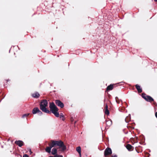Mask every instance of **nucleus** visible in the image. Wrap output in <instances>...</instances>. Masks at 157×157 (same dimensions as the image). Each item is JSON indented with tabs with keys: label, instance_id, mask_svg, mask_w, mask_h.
<instances>
[{
	"label": "nucleus",
	"instance_id": "1",
	"mask_svg": "<svg viewBox=\"0 0 157 157\" xmlns=\"http://www.w3.org/2000/svg\"><path fill=\"white\" fill-rule=\"evenodd\" d=\"M51 144L52 147L56 146H58V148L61 149L60 151H63L66 149V146L64 145L63 142L60 140L59 141L52 140Z\"/></svg>",
	"mask_w": 157,
	"mask_h": 157
},
{
	"label": "nucleus",
	"instance_id": "2",
	"mask_svg": "<svg viewBox=\"0 0 157 157\" xmlns=\"http://www.w3.org/2000/svg\"><path fill=\"white\" fill-rule=\"evenodd\" d=\"M48 103L46 100H42L40 104V109L43 112L47 113H50V111L48 110L46 108L48 105Z\"/></svg>",
	"mask_w": 157,
	"mask_h": 157
},
{
	"label": "nucleus",
	"instance_id": "3",
	"mask_svg": "<svg viewBox=\"0 0 157 157\" xmlns=\"http://www.w3.org/2000/svg\"><path fill=\"white\" fill-rule=\"evenodd\" d=\"M49 108L51 111L56 117L59 116V114L58 112V109L55 105L54 102H52L50 104Z\"/></svg>",
	"mask_w": 157,
	"mask_h": 157
},
{
	"label": "nucleus",
	"instance_id": "4",
	"mask_svg": "<svg viewBox=\"0 0 157 157\" xmlns=\"http://www.w3.org/2000/svg\"><path fill=\"white\" fill-rule=\"evenodd\" d=\"M142 97L147 101L151 102L154 101L152 97L150 96L147 95L144 93L142 94Z\"/></svg>",
	"mask_w": 157,
	"mask_h": 157
},
{
	"label": "nucleus",
	"instance_id": "5",
	"mask_svg": "<svg viewBox=\"0 0 157 157\" xmlns=\"http://www.w3.org/2000/svg\"><path fill=\"white\" fill-rule=\"evenodd\" d=\"M112 153V151L110 148H107L104 151V155L106 156L108 155H111Z\"/></svg>",
	"mask_w": 157,
	"mask_h": 157
},
{
	"label": "nucleus",
	"instance_id": "6",
	"mask_svg": "<svg viewBox=\"0 0 157 157\" xmlns=\"http://www.w3.org/2000/svg\"><path fill=\"white\" fill-rule=\"evenodd\" d=\"M55 103L58 106L60 107L61 108H63L64 106L63 104L59 100H56Z\"/></svg>",
	"mask_w": 157,
	"mask_h": 157
},
{
	"label": "nucleus",
	"instance_id": "7",
	"mask_svg": "<svg viewBox=\"0 0 157 157\" xmlns=\"http://www.w3.org/2000/svg\"><path fill=\"white\" fill-rule=\"evenodd\" d=\"M23 142L21 140L16 141L15 143L20 147H21L23 145Z\"/></svg>",
	"mask_w": 157,
	"mask_h": 157
},
{
	"label": "nucleus",
	"instance_id": "8",
	"mask_svg": "<svg viewBox=\"0 0 157 157\" xmlns=\"http://www.w3.org/2000/svg\"><path fill=\"white\" fill-rule=\"evenodd\" d=\"M135 86L138 93H140L142 92V90L140 86L136 84L135 85Z\"/></svg>",
	"mask_w": 157,
	"mask_h": 157
},
{
	"label": "nucleus",
	"instance_id": "9",
	"mask_svg": "<svg viewBox=\"0 0 157 157\" xmlns=\"http://www.w3.org/2000/svg\"><path fill=\"white\" fill-rule=\"evenodd\" d=\"M52 147L51 144H50L49 147H47L45 149L46 151L48 153H50L51 149Z\"/></svg>",
	"mask_w": 157,
	"mask_h": 157
},
{
	"label": "nucleus",
	"instance_id": "10",
	"mask_svg": "<svg viewBox=\"0 0 157 157\" xmlns=\"http://www.w3.org/2000/svg\"><path fill=\"white\" fill-rule=\"evenodd\" d=\"M32 95L33 97V98H37L39 97L40 96V94L36 92L34 94H33Z\"/></svg>",
	"mask_w": 157,
	"mask_h": 157
},
{
	"label": "nucleus",
	"instance_id": "11",
	"mask_svg": "<svg viewBox=\"0 0 157 157\" xmlns=\"http://www.w3.org/2000/svg\"><path fill=\"white\" fill-rule=\"evenodd\" d=\"M39 109L37 107H35L34 108L32 111V113L33 114H35L37 113L39 111Z\"/></svg>",
	"mask_w": 157,
	"mask_h": 157
},
{
	"label": "nucleus",
	"instance_id": "12",
	"mask_svg": "<svg viewBox=\"0 0 157 157\" xmlns=\"http://www.w3.org/2000/svg\"><path fill=\"white\" fill-rule=\"evenodd\" d=\"M106 124L108 127L110 126L112 124V121L111 120H108L106 121Z\"/></svg>",
	"mask_w": 157,
	"mask_h": 157
},
{
	"label": "nucleus",
	"instance_id": "13",
	"mask_svg": "<svg viewBox=\"0 0 157 157\" xmlns=\"http://www.w3.org/2000/svg\"><path fill=\"white\" fill-rule=\"evenodd\" d=\"M113 84H110L107 86V87L106 90H110L113 89Z\"/></svg>",
	"mask_w": 157,
	"mask_h": 157
},
{
	"label": "nucleus",
	"instance_id": "14",
	"mask_svg": "<svg viewBox=\"0 0 157 157\" xmlns=\"http://www.w3.org/2000/svg\"><path fill=\"white\" fill-rule=\"evenodd\" d=\"M126 147L129 151H131L133 147L129 144H128L126 146Z\"/></svg>",
	"mask_w": 157,
	"mask_h": 157
},
{
	"label": "nucleus",
	"instance_id": "15",
	"mask_svg": "<svg viewBox=\"0 0 157 157\" xmlns=\"http://www.w3.org/2000/svg\"><path fill=\"white\" fill-rule=\"evenodd\" d=\"M57 153V150L56 148H53L52 149V154L53 155H56Z\"/></svg>",
	"mask_w": 157,
	"mask_h": 157
},
{
	"label": "nucleus",
	"instance_id": "16",
	"mask_svg": "<svg viewBox=\"0 0 157 157\" xmlns=\"http://www.w3.org/2000/svg\"><path fill=\"white\" fill-rule=\"evenodd\" d=\"M76 151L78 152V153H81V148L80 146H78L76 148Z\"/></svg>",
	"mask_w": 157,
	"mask_h": 157
},
{
	"label": "nucleus",
	"instance_id": "17",
	"mask_svg": "<svg viewBox=\"0 0 157 157\" xmlns=\"http://www.w3.org/2000/svg\"><path fill=\"white\" fill-rule=\"evenodd\" d=\"M129 115L128 116H127L125 119V120L127 123L130 120V117Z\"/></svg>",
	"mask_w": 157,
	"mask_h": 157
},
{
	"label": "nucleus",
	"instance_id": "18",
	"mask_svg": "<svg viewBox=\"0 0 157 157\" xmlns=\"http://www.w3.org/2000/svg\"><path fill=\"white\" fill-rule=\"evenodd\" d=\"M60 118L62 119V120L64 121V115L62 113H60Z\"/></svg>",
	"mask_w": 157,
	"mask_h": 157
},
{
	"label": "nucleus",
	"instance_id": "19",
	"mask_svg": "<svg viewBox=\"0 0 157 157\" xmlns=\"http://www.w3.org/2000/svg\"><path fill=\"white\" fill-rule=\"evenodd\" d=\"M105 113L107 115H109V112L108 109H107V110H105Z\"/></svg>",
	"mask_w": 157,
	"mask_h": 157
},
{
	"label": "nucleus",
	"instance_id": "20",
	"mask_svg": "<svg viewBox=\"0 0 157 157\" xmlns=\"http://www.w3.org/2000/svg\"><path fill=\"white\" fill-rule=\"evenodd\" d=\"M37 113H38L39 115H41L42 114V113L41 111H40V110H39V111H38Z\"/></svg>",
	"mask_w": 157,
	"mask_h": 157
},
{
	"label": "nucleus",
	"instance_id": "21",
	"mask_svg": "<svg viewBox=\"0 0 157 157\" xmlns=\"http://www.w3.org/2000/svg\"><path fill=\"white\" fill-rule=\"evenodd\" d=\"M55 157H63V156L61 155H58L56 154V155H55Z\"/></svg>",
	"mask_w": 157,
	"mask_h": 157
},
{
	"label": "nucleus",
	"instance_id": "22",
	"mask_svg": "<svg viewBox=\"0 0 157 157\" xmlns=\"http://www.w3.org/2000/svg\"><path fill=\"white\" fill-rule=\"evenodd\" d=\"M118 98L117 97H116L115 98V99H116V102L117 103H119V102H118V101H117V99H118Z\"/></svg>",
	"mask_w": 157,
	"mask_h": 157
},
{
	"label": "nucleus",
	"instance_id": "23",
	"mask_svg": "<svg viewBox=\"0 0 157 157\" xmlns=\"http://www.w3.org/2000/svg\"><path fill=\"white\" fill-rule=\"evenodd\" d=\"M26 117H27V115H26V114H25L23 115V116H22V117L23 118H24Z\"/></svg>",
	"mask_w": 157,
	"mask_h": 157
},
{
	"label": "nucleus",
	"instance_id": "24",
	"mask_svg": "<svg viewBox=\"0 0 157 157\" xmlns=\"http://www.w3.org/2000/svg\"><path fill=\"white\" fill-rule=\"evenodd\" d=\"M74 118H73L72 117H71V122H72L74 121Z\"/></svg>",
	"mask_w": 157,
	"mask_h": 157
},
{
	"label": "nucleus",
	"instance_id": "25",
	"mask_svg": "<svg viewBox=\"0 0 157 157\" xmlns=\"http://www.w3.org/2000/svg\"><path fill=\"white\" fill-rule=\"evenodd\" d=\"M23 157H29V156L25 154L23 155Z\"/></svg>",
	"mask_w": 157,
	"mask_h": 157
},
{
	"label": "nucleus",
	"instance_id": "26",
	"mask_svg": "<svg viewBox=\"0 0 157 157\" xmlns=\"http://www.w3.org/2000/svg\"><path fill=\"white\" fill-rule=\"evenodd\" d=\"M112 157H117V156L116 155H113L112 156Z\"/></svg>",
	"mask_w": 157,
	"mask_h": 157
},
{
	"label": "nucleus",
	"instance_id": "27",
	"mask_svg": "<svg viewBox=\"0 0 157 157\" xmlns=\"http://www.w3.org/2000/svg\"><path fill=\"white\" fill-rule=\"evenodd\" d=\"M108 106L107 104H106L105 106V110H107V109H108Z\"/></svg>",
	"mask_w": 157,
	"mask_h": 157
},
{
	"label": "nucleus",
	"instance_id": "28",
	"mask_svg": "<svg viewBox=\"0 0 157 157\" xmlns=\"http://www.w3.org/2000/svg\"><path fill=\"white\" fill-rule=\"evenodd\" d=\"M155 116L157 118V112L155 113Z\"/></svg>",
	"mask_w": 157,
	"mask_h": 157
},
{
	"label": "nucleus",
	"instance_id": "29",
	"mask_svg": "<svg viewBox=\"0 0 157 157\" xmlns=\"http://www.w3.org/2000/svg\"><path fill=\"white\" fill-rule=\"evenodd\" d=\"M29 152H30V153L31 154L32 153V152L31 150V149H30L29 151Z\"/></svg>",
	"mask_w": 157,
	"mask_h": 157
},
{
	"label": "nucleus",
	"instance_id": "30",
	"mask_svg": "<svg viewBox=\"0 0 157 157\" xmlns=\"http://www.w3.org/2000/svg\"><path fill=\"white\" fill-rule=\"evenodd\" d=\"M27 115V116H28L29 115V113L26 114Z\"/></svg>",
	"mask_w": 157,
	"mask_h": 157
},
{
	"label": "nucleus",
	"instance_id": "31",
	"mask_svg": "<svg viewBox=\"0 0 157 157\" xmlns=\"http://www.w3.org/2000/svg\"><path fill=\"white\" fill-rule=\"evenodd\" d=\"M79 155L80 156H81V153H79Z\"/></svg>",
	"mask_w": 157,
	"mask_h": 157
},
{
	"label": "nucleus",
	"instance_id": "32",
	"mask_svg": "<svg viewBox=\"0 0 157 157\" xmlns=\"http://www.w3.org/2000/svg\"><path fill=\"white\" fill-rule=\"evenodd\" d=\"M76 123V121H75V123H74L75 124V123Z\"/></svg>",
	"mask_w": 157,
	"mask_h": 157
},
{
	"label": "nucleus",
	"instance_id": "33",
	"mask_svg": "<svg viewBox=\"0 0 157 157\" xmlns=\"http://www.w3.org/2000/svg\"><path fill=\"white\" fill-rule=\"evenodd\" d=\"M154 1H155V2H157V0H154Z\"/></svg>",
	"mask_w": 157,
	"mask_h": 157
}]
</instances>
